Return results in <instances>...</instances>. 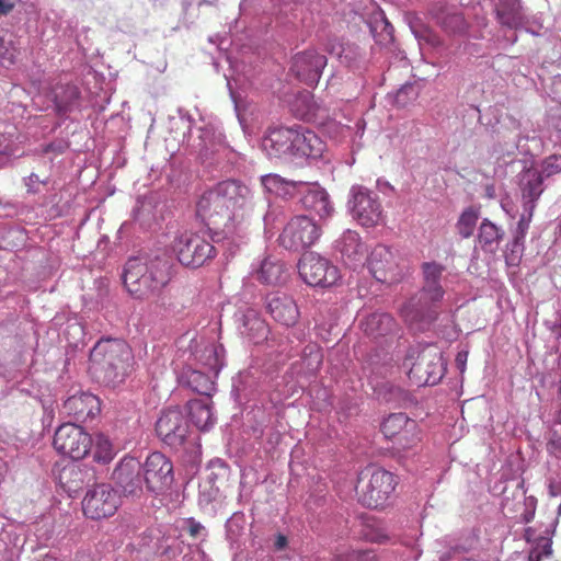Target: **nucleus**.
Instances as JSON below:
<instances>
[{"mask_svg": "<svg viewBox=\"0 0 561 561\" xmlns=\"http://www.w3.org/2000/svg\"><path fill=\"white\" fill-rule=\"evenodd\" d=\"M170 279V262L160 256L129 259L123 274L124 286L137 299L154 296L169 284Z\"/></svg>", "mask_w": 561, "mask_h": 561, "instance_id": "f257e3e1", "label": "nucleus"}, {"mask_svg": "<svg viewBox=\"0 0 561 561\" xmlns=\"http://www.w3.org/2000/svg\"><path fill=\"white\" fill-rule=\"evenodd\" d=\"M131 358L129 346L122 340L112 339L99 341L90 354L94 374L108 385H116L125 379Z\"/></svg>", "mask_w": 561, "mask_h": 561, "instance_id": "f03ea898", "label": "nucleus"}, {"mask_svg": "<svg viewBox=\"0 0 561 561\" xmlns=\"http://www.w3.org/2000/svg\"><path fill=\"white\" fill-rule=\"evenodd\" d=\"M408 377L417 387L434 386L445 374V364L436 345L411 346L403 359Z\"/></svg>", "mask_w": 561, "mask_h": 561, "instance_id": "7ed1b4c3", "label": "nucleus"}, {"mask_svg": "<svg viewBox=\"0 0 561 561\" xmlns=\"http://www.w3.org/2000/svg\"><path fill=\"white\" fill-rule=\"evenodd\" d=\"M397 485L398 479L392 472L368 466L358 477V501L368 508L382 510L389 504Z\"/></svg>", "mask_w": 561, "mask_h": 561, "instance_id": "20e7f679", "label": "nucleus"}, {"mask_svg": "<svg viewBox=\"0 0 561 561\" xmlns=\"http://www.w3.org/2000/svg\"><path fill=\"white\" fill-rule=\"evenodd\" d=\"M219 195L226 210L229 211V219L236 224L237 238L244 239L250 230V217L253 210L252 196L248 186L239 181L228 180L214 186Z\"/></svg>", "mask_w": 561, "mask_h": 561, "instance_id": "39448f33", "label": "nucleus"}, {"mask_svg": "<svg viewBox=\"0 0 561 561\" xmlns=\"http://www.w3.org/2000/svg\"><path fill=\"white\" fill-rule=\"evenodd\" d=\"M380 430L399 451L412 450L422 442V430L419 423L402 412L391 413L385 417Z\"/></svg>", "mask_w": 561, "mask_h": 561, "instance_id": "423d86ee", "label": "nucleus"}, {"mask_svg": "<svg viewBox=\"0 0 561 561\" xmlns=\"http://www.w3.org/2000/svg\"><path fill=\"white\" fill-rule=\"evenodd\" d=\"M196 214L209 229H221L226 238L238 239L236 224L230 221L229 211L226 210L214 187L199 197Z\"/></svg>", "mask_w": 561, "mask_h": 561, "instance_id": "0eeeda50", "label": "nucleus"}, {"mask_svg": "<svg viewBox=\"0 0 561 561\" xmlns=\"http://www.w3.org/2000/svg\"><path fill=\"white\" fill-rule=\"evenodd\" d=\"M173 250L179 262L187 267L197 268L214 259L216 248L199 233H183L178 237Z\"/></svg>", "mask_w": 561, "mask_h": 561, "instance_id": "6e6552de", "label": "nucleus"}, {"mask_svg": "<svg viewBox=\"0 0 561 561\" xmlns=\"http://www.w3.org/2000/svg\"><path fill=\"white\" fill-rule=\"evenodd\" d=\"M81 504L87 518L100 520L113 516L122 505V499L112 485L101 483L87 491Z\"/></svg>", "mask_w": 561, "mask_h": 561, "instance_id": "1a4fd4ad", "label": "nucleus"}, {"mask_svg": "<svg viewBox=\"0 0 561 561\" xmlns=\"http://www.w3.org/2000/svg\"><path fill=\"white\" fill-rule=\"evenodd\" d=\"M321 236V228L308 216L293 217L278 237L279 245L291 251H301L312 244Z\"/></svg>", "mask_w": 561, "mask_h": 561, "instance_id": "9d476101", "label": "nucleus"}, {"mask_svg": "<svg viewBox=\"0 0 561 561\" xmlns=\"http://www.w3.org/2000/svg\"><path fill=\"white\" fill-rule=\"evenodd\" d=\"M298 272L302 280L310 286L330 287L341 278L339 268L314 252H308L301 256Z\"/></svg>", "mask_w": 561, "mask_h": 561, "instance_id": "9b49d317", "label": "nucleus"}, {"mask_svg": "<svg viewBox=\"0 0 561 561\" xmlns=\"http://www.w3.org/2000/svg\"><path fill=\"white\" fill-rule=\"evenodd\" d=\"M53 445L59 454L73 460H80L89 454L92 447V437L81 426L65 423L56 430Z\"/></svg>", "mask_w": 561, "mask_h": 561, "instance_id": "f8f14e48", "label": "nucleus"}, {"mask_svg": "<svg viewBox=\"0 0 561 561\" xmlns=\"http://www.w3.org/2000/svg\"><path fill=\"white\" fill-rule=\"evenodd\" d=\"M350 209L353 218L364 227H375L382 218V207L377 194L364 186L351 190Z\"/></svg>", "mask_w": 561, "mask_h": 561, "instance_id": "ddd939ff", "label": "nucleus"}, {"mask_svg": "<svg viewBox=\"0 0 561 561\" xmlns=\"http://www.w3.org/2000/svg\"><path fill=\"white\" fill-rule=\"evenodd\" d=\"M141 467L148 491L162 494L171 488L174 480L173 463L162 453H151Z\"/></svg>", "mask_w": 561, "mask_h": 561, "instance_id": "4468645a", "label": "nucleus"}, {"mask_svg": "<svg viewBox=\"0 0 561 561\" xmlns=\"http://www.w3.org/2000/svg\"><path fill=\"white\" fill-rule=\"evenodd\" d=\"M368 270L376 280L396 284L403 277V268L396 253L383 244L376 245L367 257Z\"/></svg>", "mask_w": 561, "mask_h": 561, "instance_id": "2eb2a0df", "label": "nucleus"}, {"mask_svg": "<svg viewBox=\"0 0 561 561\" xmlns=\"http://www.w3.org/2000/svg\"><path fill=\"white\" fill-rule=\"evenodd\" d=\"M156 432L159 438L171 448H179L185 443L190 427L182 411L164 410L156 422Z\"/></svg>", "mask_w": 561, "mask_h": 561, "instance_id": "dca6fc26", "label": "nucleus"}, {"mask_svg": "<svg viewBox=\"0 0 561 561\" xmlns=\"http://www.w3.org/2000/svg\"><path fill=\"white\" fill-rule=\"evenodd\" d=\"M434 302L419 294L401 307V318L412 331H424L436 318Z\"/></svg>", "mask_w": 561, "mask_h": 561, "instance_id": "f3484780", "label": "nucleus"}, {"mask_svg": "<svg viewBox=\"0 0 561 561\" xmlns=\"http://www.w3.org/2000/svg\"><path fill=\"white\" fill-rule=\"evenodd\" d=\"M113 479L125 495L137 496L142 492V467L136 458H123L113 472Z\"/></svg>", "mask_w": 561, "mask_h": 561, "instance_id": "a211bd4d", "label": "nucleus"}, {"mask_svg": "<svg viewBox=\"0 0 561 561\" xmlns=\"http://www.w3.org/2000/svg\"><path fill=\"white\" fill-rule=\"evenodd\" d=\"M325 65L324 55L316 50H306L294 57L290 69L301 82L312 87L318 83Z\"/></svg>", "mask_w": 561, "mask_h": 561, "instance_id": "6ab92c4d", "label": "nucleus"}, {"mask_svg": "<svg viewBox=\"0 0 561 561\" xmlns=\"http://www.w3.org/2000/svg\"><path fill=\"white\" fill-rule=\"evenodd\" d=\"M266 309L276 322L287 328L294 327L300 318L296 301L286 294L277 293L267 296Z\"/></svg>", "mask_w": 561, "mask_h": 561, "instance_id": "aec40b11", "label": "nucleus"}, {"mask_svg": "<svg viewBox=\"0 0 561 561\" xmlns=\"http://www.w3.org/2000/svg\"><path fill=\"white\" fill-rule=\"evenodd\" d=\"M294 128H270L261 141L262 150L270 158L293 157Z\"/></svg>", "mask_w": 561, "mask_h": 561, "instance_id": "412c9836", "label": "nucleus"}, {"mask_svg": "<svg viewBox=\"0 0 561 561\" xmlns=\"http://www.w3.org/2000/svg\"><path fill=\"white\" fill-rule=\"evenodd\" d=\"M64 409L76 421L87 422L100 413L101 404L96 396L81 392L69 397L64 402Z\"/></svg>", "mask_w": 561, "mask_h": 561, "instance_id": "4be33fe9", "label": "nucleus"}, {"mask_svg": "<svg viewBox=\"0 0 561 561\" xmlns=\"http://www.w3.org/2000/svg\"><path fill=\"white\" fill-rule=\"evenodd\" d=\"M556 520L545 527L542 531L528 527L525 529V539L529 543L528 561H542L552 554L551 538Z\"/></svg>", "mask_w": 561, "mask_h": 561, "instance_id": "5701e85b", "label": "nucleus"}, {"mask_svg": "<svg viewBox=\"0 0 561 561\" xmlns=\"http://www.w3.org/2000/svg\"><path fill=\"white\" fill-rule=\"evenodd\" d=\"M343 261L353 268L363 264L367 248L359 234L353 230H346L336 244Z\"/></svg>", "mask_w": 561, "mask_h": 561, "instance_id": "b1692460", "label": "nucleus"}, {"mask_svg": "<svg viewBox=\"0 0 561 561\" xmlns=\"http://www.w3.org/2000/svg\"><path fill=\"white\" fill-rule=\"evenodd\" d=\"M324 150L323 141L318 135L306 128H294L293 157L320 158Z\"/></svg>", "mask_w": 561, "mask_h": 561, "instance_id": "393cba45", "label": "nucleus"}, {"mask_svg": "<svg viewBox=\"0 0 561 561\" xmlns=\"http://www.w3.org/2000/svg\"><path fill=\"white\" fill-rule=\"evenodd\" d=\"M187 410L192 423L201 431H208L216 423L211 399L201 398L190 400Z\"/></svg>", "mask_w": 561, "mask_h": 561, "instance_id": "a878e982", "label": "nucleus"}, {"mask_svg": "<svg viewBox=\"0 0 561 561\" xmlns=\"http://www.w3.org/2000/svg\"><path fill=\"white\" fill-rule=\"evenodd\" d=\"M300 193H304L301 202L305 208L314 211L322 218L331 216L333 207L328 193L323 188L319 186L309 187L306 184Z\"/></svg>", "mask_w": 561, "mask_h": 561, "instance_id": "bb28decb", "label": "nucleus"}, {"mask_svg": "<svg viewBox=\"0 0 561 561\" xmlns=\"http://www.w3.org/2000/svg\"><path fill=\"white\" fill-rule=\"evenodd\" d=\"M261 183L264 188L277 196L288 198L301 192L306 186L301 181H288L278 174H266L261 178Z\"/></svg>", "mask_w": 561, "mask_h": 561, "instance_id": "cd10ccee", "label": "nucleus"}, {"mask_svg": "<svg viewBox=\"0 0 561 561\" xmlns=\"http://www.w3.org/2000/svg\"><path fill=\"white\" fill-rule=\"evenodd\" d=\"M443 266L434 263L427 262L423 264V273H424V286L420 294L422 297L430 296L431 301H438L444 296V290L439 285V278L443 273Z\"/></svg>", "mask_w": 561, "mask_h": 561, "instance_id": "c85d7f7f", "label": "nucleus"}, {"mask_svg": "<svg viewBox=\"0 0 561 561\" xmlns=\"http://www.w3.org/2000/svg\"><path fill=\"white\" fill-rule=\"evenodd\" d=\"M505 231L489 219H483L479 227L478 243L484 252L495 253L503 241Z\"/></svg>", "mask_w": 561, "mask_h": 561, "instance_id": "c756f323", "label": "nucleus"}, {"mask_svg": "<svg viewBox=\"0 0 561 561\" xmlns=\"http://www.w3.org/2000/svg\"><path fill=\"white\" fill-rule=\"evenodd\" d=\"M362 328L366 335L377 339L392 333L397 328V322L389 313H371L365 318Z\"/></svg>", "mask_w": 561, "mask_h": 561, "instance_id": "7c9ffc66", "label": "nucleus"}, {"mask_svg": "<svg viewBox=\"0 0 561 561\" xmlns=\"http://www.w3.org/2000/svg\"><path fill=\"white\" fill-rule=\"evenodd\" d=\"M543 175L538 170H527L522 178L524 206L534 209L535 202L543 192Z\"/></svg>", "mask_w": 561, "mask_h": 561, "instance_id": "2f4dec72", "label": "nucleus"}, {"mask_svg": "<svg viewBox=\"0 0 561 561\" xmlns=\"http://www.w3.org/2000/svg\"><path fill=\"white\" fill-rule=\"evenodd\" d=\"M257 279L267 285H278L286 280L285 264L270 257L263 260L257 272Z\"/></svg>", "mask_w": 561, "mask_h": 561, "instance_id": "473e14b6", "label": "nucleus"}, {"mask_svg": "<svg viewBox=\"0 0 561 561\" xmlns=\"http://www.w3.org/2000/svg\"><path fill=\"white\" fill-rule=\"evenodd\" d=\"M359 536L364 540L375 543H383L389 538L383 525L369 515L360 516Z\"/></svg>", "mask_w": 561, "mask_h": 561, "instance_id": "72a5a7b5", "label": "nucleus"}, {"mask_svg": "<svg viewBox=\"0 0 561 561\" xmlns=\"http://www.w3.org/2000/svg\"><path fill=\"white\" fill-rule=\"evenodd\" d=\"M496 11L500 22L511 28L523 22L524 14L519 0H502Z\"/></svg>", "mask_w": 561, "mask_h": 561, "instance_id": "f704fd0d", "label": "nucleus"}, {"mask_svg": "<svg viewBox=\"0 0 561 561\" xmlns=\"http://www.w3.org/2000/svg\"><path fill=\"white\" fill-rule=\"evenodd\" d=\"M329 53L337 57L341 64L353 67L360 58V49L355 44L334 42L329 46Z\"/></svg>", "mask_w": 561, "mask_h": 561, "instance_id": "c9c22d12", "label": "nucleus"}, {"mask_svg": "<svg viewBox=\"0 0 561 561\" xmlns=\"http://www.w3.org/2000/svg\"><path fill=\"white\" fill-rule=\"evenodd\" d=\"M187 385L197 393L205 396V398L211 399V394L215 391L214 380L199 370H193L187 377Z\"/></svg>", "mask_w": 561, "mask_h": 561, "instance_id": "e433bc0d", "label": "nucleus"}, {"mask_svg": "<svg viewBox=\"0 0 561 561\" xmlns=\"http://www.w3.org/2000/svg\"><path fill=\"white\" fill-rule=\"evenodd\" d=\"M480 217V207L470 206L466 208L461 216L458 218V233L463 238H469L473 234L477 221Z\"/></svg>", "mask_w": 561, "mask_h": 561, "instance_id": "4c0bfd02", "label": "nucleus"}, {"mask_svg": "<svg viewBox=\"0 0 561 561\" xmlns=\"http://www.w3.org/2000/svg\"><path fill=\"white\" fill-rule=\"evenodd\" d=\"M433 16L436 23L448 34L456 33V15L453 7L436 4L433 9Z\"/></svg>", "mask_w": 561, "mask_h": 561, "instance_id": "58836bf2", "label": "nucleus"}, {"mask_svg": "<svg viewBox=\"0 0 561 561\" xmlns=\"http://www.w3.org/2000/svg\"><path fill=\"white\" fill-rule=\"evenodd\" d=\"M219 351H222L221 347L215 344H209L204 347L203 352L198 356L199 362L209 371L214 373L215 376L218 375L224 365Z\"/></svg>", "mask_w": 561, "mask_h": 561, "instance_id": "ea45409f", "label": "nucleus"}, {"mask_svg": "<svg viewBox=\"0 0 561 561\" xmlns=\"http://www.w3.org/2000/svg\"><path fill=\"white\" fill-rule=\"evenodd\" d=\"M115 448L112 442L103 434L96 436L93 458L100 463H108L115 457Z\"/></svg>", "mask_w": 561, "mask_h": 561, "instance_id": "a19ab883", "label": "nucleus"}, {"mask_svg": "<svg viewBox=\"0 0 561 561\" xmlns=\"http://www.w3.org/2000/svg\"><path fill=\"white\" fill-rule=\"evenodd\" d=\"M336 561H379L374 550L344 549L335 554Z\"/></svg>", "mask_w": 561, "mask_h": 561, "instance_id": "79ce46f5", "label": "nucleus"}, {"mask_svg": "<svg viewBox=\"0 0 561 561\" xmlns=\"http://www.w3.org/2000/svg\"><path fill=\"white\" fill-rule=\"evenodd\" d=\"M371 32L374 33L376 41L380 44L387 45L393 42L394 28L386 19L376 21L371 26Z\"/></svg>", "mask_w": 561, "mask_h": 561, "instance_id": "37998d69", "label": "nucleus"}, {"mask_svg": "<svg viewBox=\"0 0 561 561\" xmlns=\"http://www.w3.org/2000/svg\"><path fill=\"white\" fill-rule=\"evenodd\" d=\"M533 216V209L529 207H525V213L520 216L517 228L515 232V237L513 240V248H518V251L520 250L522 243L524 242L525 234L529 228V224Z\"/></svg>", "mask_w": 561, "mask_h": 561, "instance_id": "c03bdc74", "label": "nucleus"}, {"mask_svg": "<svg viewBox=\"0 0 561 561\" xmlns=\"http://www.w3.org/2000/svg\"><path fill=\"white\" fill-rule=\"evenodd\" d=\"M419 91L413 83L403 84L394 94V104L404 107L412 101L416 100Z\"/></svg>", "mask_w": 561, "mask_h": 561, "instance_id": "a18cd8bd", "label": "nucleus"}, {"mask_svg": "<svg viewBox=\"0 0 561 561\" xmlns=\"http://www.w3.org/2000/svg\"><path fill=\"white\" fill-rule=\"evenodd\" d=\"M0 30V64L2 66H10L14 62L16 49L11 39L5 38Z\"/></svg>", "mask_w": 561, "mask_h": 561, "instance_id": "49530a36", "label": "nucleus"}, {"mask_svg": "<svg viewBox=\"0 0 561 561\" xmlns=\"http://www.w3.org/2000/svg\"><path fill=\"white\" fill-rule=\"evenodd\" d=\"M545 176H551L561 172V154H552L547 157L541 163V171Z\"/></svg>", "mask_w": 561, "mask_h": 561, "instance_id": "de8ad7c7", "label": "nucleus"}, {"mask_svg": "<svg viewBox=\"0 0 561 561\" xmlns=\"http://www.w3.org/2000/svg\"><path fill=\"white\" fill-rule=\"evenodd\" d=\"M524 505L525 512L523 513V520L529 523L535 516L537 500L534 496H528L525 499Z\"/></svg>", "mask_w": 561, "mask_h": 561, "instance_id": "09e8293b", "label": "nucleus"}, {"mask_svg": "<svg viewBox=\"0 0 561 561\" xmlns=\"http://www.w3.org/2000/svg\"><path fill=\"white\" fill-rule=\"evenodd\" d=\"M523 252V245L518 251V248H513V243L511 244V252L505 254V261L508 266H517L520 261Z\"/></svg>", "mask_w": 561, "mask_h": 561, "instance_id": "8fccbe9b", "label": "nucleus"}, {"mask_svg": "<svg viewBox=\"0 0 561 561\" xmlns=\"http://www.w3.org/2000/svg\"><path fill=\"white\" fill-rule=\"evenodd\" d=\"M18 2V0H0V16L12 12Z\"/></svg>", "mask_w": 561, "mask_h": 561, "instance_id": "3c124183", "label": "nucleus"}, {"mask_svg": "<svg viewBox=\"0 0 561 561\" xmlns=\"http://www.w3.org/2000/svg\"><path fill=\"white\" fill-rule=\"evenodd\" d=\"M188 534L192 537H197L199 533L204 529L203 525L194 519L188 520Z\"/></svg>", "mask_w": 561, "mask_h": 561, "instance_id": "603ef678", "label": "nucleus"}, {"mask_svg": "<svg viewBox=\"0 0 561 561\" xmlns=\"http://www.w3.org/2000/svg\"><path fill=\"white\" fill-rule=\"evenodd\" d=\"M551 447L553 451H556L558 456L561 457V434H554V438L551 440Z\"/></svg>", "mask_w": 561, "mask_h": 561, "instance_id": "864d4df0", "label": "nucleus"}, {"mask_svg": "<svg viewBox=\"0 0 561 561\" xmlns=\"http://www.w3.org/2000/svg\"><path fill=\"white\" fill-rule=\"evenodd\" d=\"M286 543H287V539H286L285 536L280 535V536L277 537L276 547L278 549H283L286 546Z\"/></svg>", "mask_w": 561, "mask_h": 561, "instance_id": "5fc2aeb1", "label": "nucleus"}, {"mask_svg": "<svg viewBox=\"0 0 561 561\" xmlns=\"http://www.w3.org/2000/svg\"><path fill=\"white\" fill-rule=\"evenodd\" d=\"M11 152H12V149L8 144L4 146L0 145V156H9Z\"/></svg>", "mask_w": 561, "mask_h": 561, "instance_id": "6e6d98bb", "label": "nucleus"}, {"mask_svg": "<svg viewBox=\"0 0 561 561\" xmlns=\"http://www.w3.org/2000/svg\"><path fill=\"white\" fill-rule=\"evenodd\" d=\"M36 561H60V560L54 556L45 554L42 558L37 559Z\"/></svg>", "mask_w": 561, "mask_h": 561, "instance_id": "4d7b16f0", "label": "nucleus"}, {"mask_svg": "<svg viewBox=\"0 0 561 561\" xmlns=\"http://www.w3.org/2000/svg\"><path fill=\"white\" fill-rule=\"evenodd\" d=\"M256 323L260 328L264 329V323L262 321L257 320Z\"/></svg>", "mask_w": 561, "mask_h": 561, "instance_id": "13d9d810", "label": "nucleus"}, {"mask_svg": "<svg viewBox=\"0 0 561 561\" xmlns=\"http://www.w3.org/2000/svg\"><path fill=\"white\" fill-rule=\"evenodd\" d=\"M457 358H458V362H460L462 359L461 353L458 352Z\"/></svg>", "mask_w": 561, "mask_h": 561, "instance_id": "bf43d9fd", "label": "nucleus"}]
</instances>
